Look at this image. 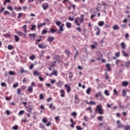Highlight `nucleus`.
Here are the masks:
<instances>
[{"label":"nucleus","mask_w":130,"mask_h":130,"mask_svg":"<svg viewBox=\"0 0 130 130\" xmlns=\"http://www.w3.org/2000/svg\"><path fill=\"white\" fill-rule=\"evenodd\" d=\"M91 90H92V89H91V88L90 87H88L87 88V89L86 90V93L88 94V95H90V93L91 92Z\"/></svg>","instance_id":"2f4dec72"},{"label":"nucleus","mask_w":130,"mask_h":130,"mask_svg":"<svg viewBox=\"0 0 130 130\" xmlns=\"http://www.w3.org/2000/svg\"><path fill=\"white\" fill-rule=\"evenodd\" d=\"M22 15H23V13H20L18 14V16H17V19H20L21 17H22Z\"/></svg>","instance_id":"052dcab7"},{"label":"nucleus","mask_w":130,"mask_h":130,"mask_svg":"<svg viewBox=\"0 0 130 130\" xmlns=\"http://www.w3.org/2000/svg\"><path fill=\"white\" fill-rule=\"evenodd\" d=\"M105 75H106L105 79H106V80H108V79H109V76L107 74V73H105Z\"/></svg>","instance_id":"680f3d73"},{"label":"nucleus","mask_w":130,"mask_h":130,"mask_svg":"<svg viewBox=\"0 0 130 130\" xmlns=\"http://www.w3.org/2000/svg\"><path fill=\"white\" fill-rule=\"evenodd\" d=\"M30 59H31V60H34V59H35V58H36V57H35V56L34 55H32L30 57H29Z\"/></svg>","instance_id":"09e8293b"},{"label":"nucleus","mask_w":130,"mask_h":130,"mask_svg":"<svg viewBox=\"0 0 130 130\" xmlns=\"http://www.w3.org/2000/svg\"><path fill=\"white\" fill-rule=\"evenodd\" d=\"M21 92H22V90H21V89L18 88L17 91V94L18 95H21Z\"/></svg>","instance_id":"c9c22d12"},{"label":"nucleus","mask_w":130,"mask_h":130,"mask_svg":"<svg viewBox=\"0 0 130 130\" xmlns=\"http://www.w3.org/2000/svg\"><path fill=\"white\" fill-rule=\"evenodd\" d=\"M54 32H56V30L53 28H50V30L48 31V33H52V34H53Z\"/></svg>","instance_id":"a878e982"},{"label":"nucleus","mask_w":130,"mask_h":130,"mask_svg":"<svg viewBox=\"0 0 130 130\" xmlns=\"http://www.w3.org/2000/svg\"><path fill=\"white\" fill-rule=\"evenodd\" d=\"M63 84H64V82H63V81L59 80L56 83V85L57 87L60 88V87H61V86H62Z\"/></svg>","instance_id":"0eeeda50"},{"label":"nucleus","mask_w":130,"mask_h":130,"mask_svg":"<svg viewBox=\"0 0 130 130\" xmlns=\"http://www.w3.org/2000/svg\"><path fill=\"white\" fill-rule=\"evenodd\" d=\"M99 26H100L102 27V26H103L104 25V21H100L98 23Z\"/></svg>","instance_id":"4c0bfd02"},{"label":"nucleus","mask_w":130,"mask_h":130,"mask_svg":"<svg viewBox=\"0 0 130 130\" xmlns=\"http://www.w3.org/2000/svg\"><path fill=\"white\" fill-rule=\"evenodd\" d=\"M94 30L96 31L95 33V35L98 36V35H100V28L98 26H95L94 27Z\"/></svg>","instance_id":"423d86ee"},{"label":"nucleus","mask_w":130,"mask_h":130,"mask_svg":"<svg viewBox=\"0 0 130 130\" xmlns=\"http://www.w3.org/2000/svg\"><path fill=\"white\" fill-rule=\"evenodd\" d=\"M27 92L29 93H32L33 92V87L32 86H29L27 88Z\"/></svg>","instance_id":"aec40b11"},{"label":"nucleus","mask_w":130,"mask_h":130,"mask_svg":"<svg viewBox=\"0 0 130 130\" xmlns=\"http://www.w3.org/2000/svg\"><path fill=\"white\" fill-rule=\"evenodd\" d=\"M119 122H120V121L119 120H117L116 121V123L118 125V128H123V127H125V125H123Z\"/></svg>","instance_id":"20e7f679"},{"label":"nucleus","mask_w":130,"mask_h":130,"mask_svg":"<svg viewBox=\"0 0 130 130\" xmlns=\"http://www.w3.org/2000/svg\"><path fill=\"white\" fill-rule=\"evenodd\" d=\"M65 88H67V91L68 93H70L71 92V86L69 85H68V84L64 85Z\"/></svg>","instance_id":"f8f14e48"},{"label":"nucleus","mask_w":130,"mask_h":130,"mask_svg":"<svg viewBox=\"0 0 130 130\" xmlns=\"http://www.w3.org/2000/svg\"><path fill=\"white\" fill-rule=\"evenodd\" d=\"M86 111H89V113H93V110H92V107H88L86 109Z\"/></svg>","instance_id":"a211bd4d"},{"label":"nucleus","mask_w":130,"mask_h":130,"mask_svg":"<svg viewBox=\"0 0 130 130\" xmlns=\"http://www.w3.org/2000/svg\"><path fill=\"white\" fill-rule=\"evenodd\" d=\"M31 26V27L30 28V30H31L32 31L34 30V29L36 28V25L32 24Z\"/></svg>","instance_id":"c03bdc74"},{"label":"nucleus","mask_w":130,"mask_h":130,"mask_svg":"<svg viewBox=\"0 0 130 130\" xmlns=\"http://www.w3.org/2000/svg\"><path fill=\"white\" fill-rule=\"evenodd\" d=\"M94 17H96V13L94 14L91 15L90 16V19H92Z\"/></svg>","instance_id":"774afa93"},{"label":"nucleus","mask_w":130,"mask_h":130,"mask_svg":"<svg viewBox=\"0 0 130 130\" xmlns=\"http://www.w3.org/2000/svg\"><path fill=\"white\" fill-rule=\"evenodd\" d=\"M26 110L27 112H32V110H33V107L31 105H28V106H25Z\"/></svg>","instance_id":"39448f33"},{"label":"nucleus","mask_w":130,"mask_h":130,"mask_svg":"<svg viewBox=\"0 0 130 130\" xmlns=\"http://www.w3.org/2000/svg\"><path fill=\"white\" fill-rule=\"evenodd\" d=\"M30 87H36V83H35V82H32L31 86Z\"/></svg>","instance_id":"e2e57ef3"},{"label":"nucleus","mask_w":130,"mask_h":130,"mask_svg":"<svg viewBox=\"0 0 130 130\" xmlns=\"http://www.w3.org/2000/svg\"><path fill=\"white\" fill-rule=\"evenodd\" d=\"M14 39L16 42H18V41L20 40V38H19V37H18V36L15 35L14 36Z\"/></svg>","instance_id":"7c9ffc66"},{"label":"nucleus","mask_w":130,"mask_h":130,"mask_svg":"<svg viewBox=\"0 0 130 130\" xmlns=\"http://www.w3.org/2000/svg\"><path fill=\"white\" fill-rule=\"evenodd\" d=\"M114 93L115 94V95H118V92H117V91L115 89H114Z\"/></svg>","instance_id":"13d9d810"},{"label":"nucleus","mask_w":130,"mask_h":130,"mask_svg":"<svg viewBox=\"0 0 130 130\" xmlns=\"http://www.w3.org/2000/svg\"><path fill=\"white\" fill-rule=\"evenodd\" d=\"M20 72L22 74L23 73H26L27 71H25V70H24V69H21L20 70Z\"/></svg>","instance_id":"603ef678"},{"label":"nucleus","mask_w":130,"mask_h":130,"mask_svg":"<svg viewBox=\"0 0 130 130\" xmlns=\"http://www.w3.org/2000/svg\"><path fill=\"white\" fill-rule=\"evenodd\" d=\"M40 100H42V99H43V98H44V95H43V94L42 93H41L40 94Z\"/></svg>","instance_id":"3c124183"},{"label":"nucleus","mask_w":130,"mask_h":130,"mask_svg":"<svg viewBox=\"0 0 130 130\" xmlns=\"http://www.w3.org/2000/svg\"><path fill=\"white\" fill-rule=\"evenodd\" d=\"M48 31L47 30V29H43V30L42 31V34L43 35H44L48 33Z\"/></svg>","instance_id":"c756f323"},{"label":"nucleus","mask_w":130,"mask_h":130,"mask_svg":"<svg viewBox=\"0 0 130 130\" xmlns=\"http://www.w3.org/2000/svg\"><path fill=\"white\" fill-rule=\"evenodd\" d=\"M125 130H130V125H125Z\"/></svg>","instance_id":"ea45409f"},{"label":"nucleus","mask_w":130,"mask_h":130,"mask_svg":"<svg viewBox=\"0 0 130 130\" xmlns=\"http://www.w3.org/2000/svg\"><path fill=\"white\" fill-rule=\"evenodd\" d=\"M50 82L51 84H54V83H55V82H56V80H55V79H53V80L50 79Z\"/></svg>","instance_id":"864d4df0"},{"label":"nucleus","mask_w":130,"mask_h":130,"mask_svg":"<svg viewBox=\"0 0 130 130\" xmlns=\"http://www.w3.org/2000/svg\"><path fill=\"white\" fill-rule=\"evenodd\" d=\"M10 12L8 11H5L3 13L4 16H7V15H10Z\"/></svg>","instance_id":"f704fd0d"},{"label":"nucleus","mask_w":130,"mask_h":130,"mask_svg":"<svg viewBox=\"0 0 130 130\" xmlns=\"http://www.w3.org/2000/svg\"><path fill=\"white\" fill-rule=\"evenodd\" d=\"M122 85L124 87H126V86H127V85H128V82L127 81H123L122 82Z\"/></svg>","instance_id":"cd10ccee"},{"label":"nucleus","mask_w":130,"mask_h":130,"mask_svg":"<svg viewBox=\"0 0 130 130\" xmlns=\"http://www.w3.org/2000/svg\"><path fill=\"white\" fill-rule=\"evenodd\" d=\"M66 26L69 29H70V28H72V23H71L70 22H67L66 23Z\"/></svg>","instance_id":"bb28decb"},{"label":"nucleus","mask_w":130,"mask_h":130,"mask_svg":"<svg viewBox=\"0 0 130 130\" xmlns=\"http://www.w3.org/2000/svg\"><path fill=\"white\" fill-rule=\"evenodd\" d=\"M55 23L57 26H59L62 27L63 28L64 26V24H63V23L61 24V22H60V21H56L55 22ZM60 24H61V25H60Z\"/></svg>","instance_id":"9b49d317"},{"label":"nucleus","mask_w":130,"mask_h":130,"mask_svg":"<svg viewBox=\"0 0 130 130\" xmlns=\"http://www.w3.org/2000/svg\"><path fill=\"white\" fill-rule=\"evenodd\" d=\"M65 53H66V54H67L68 57H70V54H71V52H70V51L69 50H66Z\"/></svg>","instance_id":"473e14b6"},{"label":"nucleus","mask_w":130,"mask_h":130,"mask_svg":"<svg viewBox=\"0 0 130 130\" xmlns=\"http://www.w3.org/2000/svg\"><path fill=\"white\" fill-rule=\"evenodd\" d=\"M85 103L88 104V105H96V102L93 101H90L89 102L88 101H85Z\"/></svg>","instance_id":"1a4fd4ad"},{"label":"nucleus","mask_w":130,"mask_h":130,"mask_svg":"<svg viewBox=\"0 0 130 130\" xmlns=\"http://www.w3.org/2000/svg\"><path fill=\"white\" fill-rule=\"evenodd\" d=\"M72 116H73L74 118H76L77 117V113L76 112H73L71 114Z\"/></svg>","instance_id":"72a5a7b5"},{"label":"nucleus","mask_w":130,"mask_h":130,"mask_svg":"<svg viewBox=\"0 0 130 130\" xmlns=\"http://www.w3.org/2000/svg\"><path fill=\"white\" fill-rule=\"evenodd\" d=\"M9 75H11V76H14L15 75V72L13 71H10L9 73Z\"/></svg>","instance_id":"4d7b16f0"},{"label":"nucleus","mask_w":130,"mask_h":130,"mask_svg":"<svg viewBox=\"0 0 130 130\" xmlns=\"http://www.w3.org/2000/svg\"><path fill=\"white\" fill-rule=\"evenodd\" d=\"M103 118V117L102 116H100L98 117L97 119L98 120H99L100 121H102V119Z\"/></svg>","instance_id":"a18cd8bd"},{"label":"nucleus","mask_w":130,"mask_h":130,"mask_svg":"<svg viewBox=\"0 0 130 130\" xmlns=\"http://www.w3.org/2000/svg\"><path fill=\"white\" fill-rule=\"evenodd\" d=\"M33 68H34V64H31L29 67V70H33Z\"/></svg>","instance_id":"338daca9"},{"label":"nucleus","mask_w":130,"mask_h":130,"mask_svg":"<svg viewBox=\"0 0 130 130\" xmlns=\"http://www.w3.org/2000/svg\"><path fill=\"white\" fill-rule=\"evenodd\" d=\"M19 128V126L18 125H15V126L12 127V129L14 130H17Z\"/></svg>","instance_id":"a19ab883"},{"label":"nucleus","mask_w":130,"mask_h":130,"mask_svg":"<svg viewBox=\"0 0 130 130\" xmlns=\"http://www.w3.org/2000/svg\"><path fill=\"white\" fill-rule=\"evenodd\" d=\"M60 96L62 98L66 96V91L63 89H60Z\"/></svg>","instance_id":"9d476101"},{"label":"nucleus","mask_w":130,"mask_h":130,"mask_svg":"<svg viewBox=\"0 0 130 130\" xmlns=\"http://www.w3.org/2000/svg\"><path fill=\"white\" fill-rule=\"evenodd\" d=\"M104 93H105V95H106V96H109V95H110L109 92H108V90H105Z\"/></svg>","instance_id":"8fccbe9b"},{"label":"nucleus","mask_w":130,"mask_h":130,"mask_svg":"<svg viewBox=\"0 0 130 130\" xmlns=\"http://www.w3.org/2000/svg\"><path fill=\"white\" fill-rule=\"evenodd\" d=\"M95 111L96 112H98L99 114H104V110L102 108V105H99L96 106Z\"/></svg>","instance_id":"f03ea898"},{"label":"nucleus","mask_w":130,"mask_h":130,"mask_svg":"<svg viewBox=\"0 0 130 130\" xmlns=\"http://www.w3.org/2000/svg\"><path fill=\"white\" fill-rule=\"evenodd\" d=\"M76 128L77 130H82V127L80 126H77Z\"/></svg>","instance_id":"0e129e2a"},{"label":"nucleus","mask_w":130,"mask_h":130,"mask_svg":"<svg viewBox=\"0 0 130 130\" xmlns=\"http://www.w3.org/2000/svg\"><path fill=\"white\" fill-rule=\"evenodd\" d=\"M17 34L19 36H23V35H24V33H23V32H21V31H18L17 32Z\"/></svg>","instance_id":"5fc2aeb1"},{"label":"nucleus","mask_w":130,"mask_h":130,"mask_svg":"<svg viewBox=\"0 0 130 130\" xmlns=\"http://www.w3.org/2000/svg\"><path fill=\"white\" fill-rule=\"evenodd\" d=\"M38 47L39 48H41V49H43V48H46L47 46H44L43 44H39L38 45Z\"/></svg>","instance_id":"5701e85b"},{"label":"nucleus","mask_w":130,"mask_h":130,"mask_svg":"<svg viewBox=\"0 0 130 130\" xmlns=\"http://www.w3.org/2000/svg\"><path fill=\"white\" fill-rule=\"evenodd\" d=\"M79 102H80V100L78 97V94H76L75 96V103H79Z\"/></svg>","instance_id":"dca6fc26"},{"label":"nucleus","mask_w":130,"mask_h":130,"mask_svg":"<svg viewBox=\"0 0 130 130\" xmlns=\"http://www.w3.org/2000/svg\"><path fill=\"white\" fill-rule=\"evenodd\" d=\"M45 21L46 22H47V23H48V24H50L51 23V21L50 20V19L47 18L45 20Z\"/></svg>","instance_id":"de8ad7c7"},{"label":"nucleus","mask_w":130,"mask_h":130,"mask_svg":"<svg viewBox=\"0 0 130 130\" xmlns=\"http://www.w3.org/2000/svg\"><path fill=\"white\" fill-rule=\"evenodd\" d=\"M126 95V92L125 91V90L123 89L122 90V96L123 97H125Z\"/></svg>","instance_id":"58836bf2"},{"label":"nucleus","mask_w":130,"mask_h":130,"mask_svg":"<svg viewBox=\"0 0 130 130\" xmlns=\"http://www.w3.org/2000/svg\"><path fill=\"white\" fill-rule=\"evenodd\" d=\"M120 55V53L119 52H116L115 54V55L117 57H119V55Z\"/></svg>","instance_id":"6e6d98bb"},{"label":"nucleus","mask_w":130,"mask_h":130,"mask_svg":"<svg viewBox=\"0 0 130 130\" xmlns=\"http://www.w3.org/2000/svg\"><path fill=\"white\" fill-rule=\"evenodd\" d=\"M84 17H85V15L81 14L80 15L81 18H80V17H77L75 19V22L77 26H81V24H82V23H84Z\"/></svg>","instance_id":"f257e3e1"},{"label":"nucleus","mask_w":130,"mask_h":130,"mask_svg":"<svg viewBox=\"0 0 130 130\" xmlns=\"http://www.w3.org/2000/svg\"><path fill=\"white\" fill-rule=\"evenodd\" d=\"M102 94L101 92H99V93L95 94V98H98V97L101 96Z\"/></svg>","instance_id":"49530a36"},{"label":"nucleus","mask_w":130,"mask_h":130,"mask_svg":"<svg viewBox=\"0 0 130 130\" xmlns=\"http://www.w3.org/2000/svg\"><path fill=\"white\" fill-rule=\"evenodd\" d=\"M24 113H25V111L21 110L19 112L18 114H19V115H23V114H24Z\"/></svg>","instance_id":"37998d69"},{"label":"nucleus","mask_w":130,"mask_h":130,"mask_svg":"<svg viewBox=\"0 0 130 130\" xmlns=\"http://www.w3.org/2000/svg\"><path fill=\"white\" fill-rule=\"evenodd\" d=\"M4 37L6 38H10V37H11V35L10 34H6L4 35Z\"/></svg>","instance_id":"79ce46f5"},{"label":"nucleus","mask_w":130,"mask_h":130,"mask_svg":"<svg viewBox=\"0 0 130 130\" xmlns=\"http://www.w3.org/2000/svg\"><path fill=\"white\" fill-rule=\"evenodd\" d=\"M46 25V23L43 22V23L38 24L37 27L38 28H41V27H43V26H45Z\"/></svg>","instance_id":"393cba45"},{"label":"nucleus","mask_w":130,"mask_h":130,"mask_svg":"<svg viewBox=\"0 0 130 130\" xmlns=\"http://www.w3.org/2000/svg\"><path fill=\"white\" fill-rule=\"evenodd\" d=\"M28 36L30 37L31 40L34 41V40H35V38L36 37V35L35 34H28Z\"/></svg>","instance_id":"6e6552de"},{"label":"nucleus","mask_w":130,"mask_h":130,"mask_svg":"<svg viewBox=\"0 0 130 130\" xmlns=\"http://www.w3.org/2000/svg\"><path fill=\"white\" fill-rule=\"evenodd\" d=\"M49 107V108H50L52 110H55L56 109V108L54 107V106H53V104H52V103H51L50 104Z\"/></svg>","instance_id":"412c9836"},{"label":"nucleus","mask_w":130,"mask_h":130,"mask_svg":"<svg viewBox=\"0 0 130 130\" xmlns=\"http://www.w3.org/2000/svg\"><path fill=\"white\" fill-rule=\"evenodd\" d=\"M54 39H55L54 37H49L47 39V41H48L49 42H52V41H53L54 40Z\"/></svg>","instance_id":"f3484780"},{"label":"nucleus","mask_w":130,"mask_h":130,"mask_svg":"<svg viewBox=\"0 0 130 130\" xmlns=\"http://www.w3.org/2000/svg\"><path fill=\"white\" fill-rule=\"evenodd\" d=\"M77 30L78 31H79V32H82V28H81V27H77Z\"/></svg>","instance_id":"69168bd1"},{"label":"nucleus","mask_w":130,"mask_h":130,"mask_svg":"<svg viewBox=\"0 0 130 130\" xmlns=\"http://www.w3.org/2000/svg\"><path fill=\"white\" fill-rule=\"evenodd\" d=\"M125 66L127 69H129L130 68V61H127L125 62Z\"/></svg>","instance_id":"6ab92c4d"},{"label":"nucleus","mask_w":130,"mask_h":130,"mask_svg":"<svg viewBox=\"0 0 130 130\" xmlns=\"http://www.w3.org/2000/svg\"><path fill=\"white\" fill-rule=\"evenodd\" d=\"M8 49L9 50H12V49H14V47H13L12 45H8Z\"/></svg>","instance_id":"e433bc0d"},{"label":"nucleus","mask_w":130,"mask_h":130,"mask_svg":"<svg viewBox=\"0 0 130 130\" xmlns=\"http://www.w3.org/2000/svg\"><path fill=\"white\" fill-rule=\"evenodd\" d=\"M122 52L123 53V55L125 57H127V56H129V55H128L127 53L125 52V51H124V50H122Z\"/></svg>","instance_id":"b1692460"},{"label":"nucleus","mask_w":130,"mask_h":130,"mask_svg":"<svg viewBox=\"0 0 130 130\" xmlns=\"http://www.w3.org/2000/svg\"><path fill=\"white\" fill-rule=\"evenodd\" d=\"M33 75L34 76H40V75H41V73L40 72H38V71H35L34 73H33Z\"/></svg>","instance_id":"4be33fe9"},{"label":"nucleus","mask_w":130,"mask_h":130,"mask_svg":"<svg viewBox=\"0 0 130 130\" xmlns=\"http://www.w3.org/2000/svg\"><path fill=\"white\" fill-rule=\"evenodd\" d=\"M53 75H54V76H57L58 75L57 71H56L55 70L53 71L52 73L50 74L49 76H50V77H52V76H53Z\"/></svg>","instance_id":"ddd939ff"},{"label":"nucleus","mask_w":130,"mask_h":130,"mask_svg":"<svg viewBox=\"0 0 130 130\" xmlns=\"http://www.w3.org/2000/svg\"><path fill=\"white\" fill-rule=\"evenodd\" d=\"M42 8H43L44 11H46V10L49 8V5H48L47 3H45L42 4Z\"/></svg>","instance_id":"7ed1b4c3"},{"label":"nucleus","mask_w":130,"mask_h":130,"mask_svg":"<svg viewBox=\"0 0 130 130\" xmlns=\"http://www.w3.org/2000/svg\"><path fill=\"white\" fill-rule=\"evenodd\" d=\"M113 30H118V29H119V26H118V25L116 24L114 25V26L113 27Z\"/></svg>","instance_id":"c85d7f7f"},{"label":"nucleus","mask_w":130,"mask_h":130,"mask_svg":"<svg viewBox=\"0 0 130 130\" xmlns=\"http://www.w3.org/2000/svg\"><path fill=\"white\" fill-rule=\"evenodd\" d=\"M106 68L107 69V71L108 72H110V71H111V66H110V64L109 63H107L106 64Z\"/></svg>","instance_id":"2eb2a0df"},{"label":"nucleus","mask_w":130,"mask_h":130,"mask_svg":"<svg viewBox=\"0 0 130 130\" xmlns=\"http://www.w3.org/2000/svg\"><path fill=\"white\" fill-rule=\"evenodd\" d=\"M120 45H121V48H122V49H123V50H124V49H125V48L126 47V45H125L124 42H122L121 43Z\"/></svg>","instance_id":"4468645a"},{"label":"nucleus","mask_w":130,"mask_h":130,"mask_svg":"<svg viewBox=\"0 0 130 130\" xmlns=\"http://www.w3.org/2000/svg\"><path fill=\"white\" fill-rule=\"evenodd\" d=\"M6 113L7 115H10L11 114V112L9 111L8 110H7L6 111Z\"/></svg>","instance_id":"bf43d9fd"}]
</instances>
